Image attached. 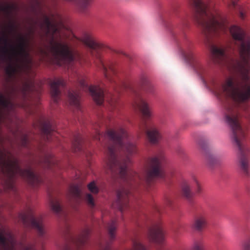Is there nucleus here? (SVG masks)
Returning a JSON list of instances; mask_svg holds the SVG:
<instances>
[{
  "instance_id": "f257e3e1",
  "label": "nucleus",
  "mask_w": 250,
  "mask_h": 250,
  "mask_svg": "<svg viewBox=\"0 0 250 250\" xmlns=\"http://www.w3.org/2000/svg\"><path fill=\"white\" fill-rule=\"evenodd\" d=\"M189 0L194 11V18L202 28L214 61L227 65L235 71L236 76L228 78L224 83L210 78L208 67L195 57L190 43L180 49L181 54L204 82L210 83L217 97L225 101L224 119L231 129L233 143L238 148L239 168L245 175L250 176V151L245 143L246 128L242 125V118L250 117L247 104L250 99V38L239 26H231L229 30L234 44L230 47V51L237 53L238 56H229L226 50L217 47L211 40L213 36L228 31L226 21L218 12H211L203 0Z\"/></svg>"
},
{
  "instance_id": "f03ea898",
  "label": "nucleus",
  "mask_w": 250,
  "mask_h": 250,
  "mask_svg": "<svg viewBox=\"0 0 250 250\" xmlns=\"http://www.w3.org/2000/svg\"><path fill=\"white\" fill-rule=\"evenodd\" d=\"M105 135L109 141L105 146L106 172L113 178H120L124 183L117 192V200L114 204L123 213L129 207L132 188L133 190L140 184L149 186L154 179L165 177L163 166L165 158L161 154L148 158L140 176L129 167V156L136 153L137 148L126 131L121 127L109 129Z\"/></svg>"
},
{
  "instance_id": "7ed1b4c3",
  "label": "nucleus",
  "mask_w": 250,
  "mask_h": 250,
  "mask_svg": "<svg viewBox=\"0 0 250 250\" xmlns=\"http://www.w3.org/2000/svg\"><path fill=\"white\" fill-rule=\"evenodd\" d=\"M35 89L34 82L28 80L20 86H11L6 92L7 96L0 93V122H11V116L17 106L24 108L28 106V102Z\"/></svg>"
},
{
  "instance_id": "20e7f679",
  "label": "nucleus",
  "mask_w": 250,
  "mask_h": 250,
  "mask_svg": "<svg viewBox=\"0 0 250 250\" xmlns=\"http://www.w3.org/2000/svg\"><path fill=\"white\" fill-rule=\"evenodd\" d=\"M51 16L52 19L43 15L40 26L46 35L51 36L52 40L51 51L57 63L61 65L63 63H70L72 62H77L81 64L85 63L87 59L84 55L73 50L67 43L54 42V35L59 32V30L54 15L52 14Z\"/></svg>"
},
{
  "instance_id": "39448f33",
  "label": "nucleus",
  "mask_w": 250,
  "mask_h": 250,
  "mask_svg": "<svg viewBox=\"0 0 250 250\" xmlns=\"http://www.w3.org/2000/svg\"><path fill=\"white\" fill-rule=\"evenodd\" d=\"M81 41L90 49L91 56L95 59L96 65L103 71L106 80L113 84L118 94L119 93L118 88L121 85L117 83V70L113 62L104 61L103 59L101 52L103 51L104 45L96 42L91 35L87 34L83 36Z\"/></svg>"
},
{
  "instance_id": "423d86ee",
  "label": "nucleus",
  "mask_w": 250,
  "mask_h": 250,
  "mask_svg": "<svg viewBox=\"0 0 250 250\" xmlns=\"http://www.w3.org/2000/svg\"><path fill=\"white\" fill-rule=\"evenodd\" d=\"M79 89L88 92L97 104L101 105L105 99L111 110L115 109L118 105V96L107 93L104 95V90L99 86L88 85L85 78L82 76H78ZM68 99L70 104L79 109L80 108V89L72 90L68 92Z\"/></svg>"
},
{
  "instance_id": "0eeeda50",
  "label": "nucleus",
  "mask_w": 250,
  "mask_h": 250,
  "mask_svg": "<svg viewBox=\"0 0 250 250\" xmlns=\"http://www.w3.org/2000/svg\"><path fill=\"white\" fill-rule=\"evenodd\" d=\"M0 165L3 172L11 179L17 176H21L34 187L37 186L42 182L41 177L34 173L31 168L22 169L16 160H6L1 158L0 160Z\"/></svg>"
},
{
  "instance_id": "6e6552de",
  "label": "nucleus",
  "mask_w": 250,
  "mask_h": 250,
  "mask_svg": "<svg viewBox=\"0 0 250 250\" xmlns=\"http://www.w3.org/2000/svg\"><path fill=\"white\" fill-rule=\"evenodd\" d=\"M134 106L138 108L143 115V120L139 125V129L142 132H146L147 138L152 144L157 143L161 138V134L159 131L155 128L151 127L148 129L149 125L146 120L151 116V112L147 103L143 99L141 96L136 94V97L134 100Z\"/></svg>"
},
{
  "instance_id": "1a4fd4ad",
  "label": "nucleus",
  "mask_w": 250,
  "mask_h": 250,
  "mask_svg": "<svg viewBox=\"0 0 250 250\" xmlns=\"http://www.w3.org/2000/svg\"><path fill=\"white\" fill-rule=\"evenodd\" d=\"M21 219L25 226H30L36 229L40 236H43L44 230L41 217H35L33 211L29 208L28 211L21 216Z\"/></svg>"
},
{
  "instance_id": "9d476101",
  "label": "nucleus",
  "mask_w": 250,
  "mask_h": 250,
  "mask_svg": "<svg viewBox=\"0 0 250 250\" xmlns=\"http://www.w3.org/2000/svg\"><path fill=\"white\" fill-rule=\"evenodd\" d=\"M16 241L12 235L9 238L4 236L3 232H0V250H16ZM20 250H36L35 245L31 243L27 244L20 243Z\"/></svg>"
},
{
  "instance_id": "9b49d317",
  "label": "nucleus",
  "mask_w": 250,
  "mask_h": 250,
  "mask_svg": "<svg viewBox=\"0 0 250 250\" xmlns=\"http://www.w3.org/2000/svg\"><path fill=\"white\" fill-rule=\"evenodd\" d=\"M148 237L150 241L158 245H162L165 238V234L161 225V222L158 221L154 223L148 231Z\"/></svg>"
},
{
  "instance_id": "f8f14e48",
  "label": "nucleus",
  "mask_w": 250,
  "mask_h": 250,
  "mask_svg": "<svg viewBox=\"0 0 250 250\" xmlns=\"http://www.w3.org/2000/svg\"><path fill=\"white\" fill-rule=\"evenodd\" d=\"M41 129L44 139L48 141H52L54 138H56L57 133L54 127L48 120H43L41 123Z\"/></svg>"
},
{
  "instance_id": "ddd939ff",
  "label": "nucleus",
  "mask_w": 250,
  "mask_h": 250,
  "mask_svg": "<svg viewBox=\"0 0 250 250\" xmlns=\"http://www.w3.org/2000/svg\"><path fill=\"white\" fill-rule=\"evenodd\" d=\"M50 92L52 98L54 102L57 103L60 100L61 91L60 87L65 85V82L62 78H56L50 82Z\"/></svg>"
},
{
  "instance_id": "4468645a",
  "label": "nucleus",
  "mask_w": 250,
  "mask_h": 250,
  "mask_svg": "<svg viewBox=\"0 0 250 250\" xmlns=\"http://www.w3.org/2000/svg\"><path fill=\"white\" fill-rule=\"evenodd\" d=\"M207 225V216L205 213L198 214L195 218L193 228L198 231H202Z\"/></svg>"
},
{
  "instance_id": "2eb2a0df",
  "label": "nucleus",
  "mask_w": 250,
  "mask_h": 250,
  "mask_svg": "<svg viewBox=\"0 0 250 250\" xmlns=\"http://www.w3.org/2000/svg\"><path fill=\"white\" fill-rule=\"evenodd\" d=\"M72 3L82 13L85 12L93 0H65Z\"/></svg>"
},
{
  "instance_id": "dca6fc26",
  "label": "nucleus",
  "mask_w": 250,
  "mask_h": 250,
  "mask_svg": "<svg viewBox=\"0 0 250 250\" xmlns=\"http://www.w3.org/2000/svg\"><path fill=\"white\" fill-rule=\"evenodd\" d=\"M182 194L189 202L191 203L193 193L191 191L190 185L187 181H184L182 185Z\"/></svg>"
},
{
  "instance_id": "f3484780",
  "label": "nucleus",
  "mask_w": 250,
  "mask_h": 250,
  "mask_svg": "<svg viewBox=\"0 0 250 250\" xmlns=\"http://www.w3.org/2000/svg\"><path fill=\"white\" fill-rule=\"evenodd\" d=\"M90 232L91 230L89 228H85L77 240V245L79 246L84 245L87 241Z\"/></svg>"
},
{
  "instance_id": "a211bd4d",
  "label": "nucleus",
  "mask_w": 250,
  "mask_h": 250,
  "mask_svg": "<svg viewBox=\"0 0 250 250\" xmlns=\"http://www.w3.org/2000/svg\"><path fill=\"white\" fill-rule=\"evenodd\" d=\"M83 139L82 136L78 134L74 136L72 144L75 151H79L82 150Z\"/></svg>"
},
{
  "instance_id": "6ab92c4d",
  "label": "nucleus",
  "mask_w": 250,
  "mask_h": 250,
  "mask_svg": "<svg viewBox=\"0 0 250 250\" xmlns=\"http://www.w3.org/2000/svg\"><path fill=\"white\" fill-rule=\"evenodd\" d=\"M117 226V224L116 220H111L107 225V229L110 241L113 240L115 237Z\"/></svg>"
},
{
  "instance_id": "aec40b11",
  "label": "nucleus",
  "mask_w": 250,
  "mask_h": 250,
  "mask_svg": "<svg viewBox=\"0 0 250 250\" xmlns=\"http://www.w3.org/2000/svg\"><path fill=\"white\" fill-rule=\"evenodd\" d=\"M50 206L52 209L57 214H61L62 212V208L60 203L57 200H55L52 197H50Z\"/></svg>"
},
{
  "instance_id": "412c9836",
  "label": "nucleus",
  "mask_w": 250,
  "mask_h": 250,
  "mask_svg": "<svg viewBox=\"0 0 250 250\" xmlns=\"http://www.w3.org/2000/svg\"><path fill=\"white\" fill-rule=\"evenodd\" d=\"M70 193L74 198L80 199L81 198V191L78 185H72L70 187Z\"/></svg>"
},
{
  "instance_id": "4be33fe9",
  "label": "nucleus",
  "mask_w": 250,
  "mask_h": 250,
  "mask_svg": "<svg viewBox=\"0 0 250 250\" xmlns=\"http://www.w3.org/2000/svg\"><path fill=\"white\" fill-rule=\"evenodd\" d=\"M131 250H146L144 245L136 239L132 240V248Z\"/></svg>"
},
{
  "instance_id": "5701e85b",
  "label": "nucleus",
  "mask_w": 250,
  "mask_h": 250,
  "mask_svg": "<svg viewBox=\"0 0 250 250\" xmlns=\"http://www.w3.org/2000/svg\"><path fill=\"white\" fill-rule=\"evenodd\" d=\"M142 84L146 86V90L148 92H152L153 91V86L147 80L146 77H143L141 78Z\"/></svg>"
},
{
  "instance_id": "b1692460",
  "label": "nucleus",
  "mask_w": 250,
  "mask_h": 250,
  "mask_svg": "<svg viewBox=\"0 0 250 250\" xmlns=\"http://www.w3.org/2000/svg\"><path fill=\"white\" fill-rule=\"evenodd\" d=\"M192 250H205V244L202 241H195L192 247Z\"/></svg>"
},
{
  "instance_id": "393cba45",
  "label": "nucleus",
  "mask_w": 250,
  "mask_h": 250,
  "mask_svg": "<svg viewBox=\"0 0 250 250\" xmlns=\"http://www.w3.org/2000/svg\"><path fill=\"white\" fill-rule=\"evenodd\" d=\"M87 187L89 190L91 192L94 194H97L98 193L99 188L96 185V184L94 182H91L90 184L88 185Z\"/></svg>"
},
{
  "instance_id": "a878e982",
  "label": "nucleus",
  "mask_w": 250,
  "mask_h": 250,
  "mask_svg": "<svg viewBox=\"0 0 250 250\" xmlns=\"http://www.w3.org/2000/svg\"><path fill=\"white\" fill-rule=\"evenodd\" d=\"M85 200L87 204L91 207H93L95 205L93 197L89 193L86 194L85 196Z\"/></svg>"
},
{
  "instance_id": "bb28decb",
  "label": "nucleus",
  "mask_w": 250,
  "mask_h": 250,
  "mask_svg": "<svg viewBox=\"0 0 250 250\" xmlns=\"http://www.w3.org/2000/svg\"><path fill=\"white\" fill-rule=\"evenodd\" d=\"M243 250H250V235L244 242L243 245Z\"/></svg>"
},
{
  "instance_id": "cd10ccee",
  "label": "nucleus",
  "mask_w": 250,
  "mask_h": 250,
  "mask_svg": "<svg viewBox=\"0 0 250 250\" xmlns=\"http://www.w3.org/2000/svg\"><path fill=\"white\" fill-rule=\"evenodd\" d=\"M216 162V159L212 156H209L207 158V163L210 167L213 166Z\"/></svg>"
},
{
  "instance_id": "c85d7f7f",
  "label": "nucleus",
  "mask_w": 250,
  "mask_h": 250,
  "mask_svg": "<svg viewBox=\"0 0 250 250\" xmlns=\"http://www.w3.org/2000/svg\"><path fill=\"white\" fill-rule=\"evenodd\" d=\"M194 180L195 181V183L196 185V192L197 193V194H199L201 192V191H202V189H201V188L198 183V182L197 181V180L195 179V178H194Z\"/></svg>"
},
{
  "instance_id": "c756f323",
  "label": "nucleus",
  "mask_w": 250,
  "mask_h": 250,
  "mask_svg": "<svg viewBox=\"0 0 250 250\" xmlns=\"http://www.w3.org/2000/svg\"><path fill=\"white\" fill-rule=\"evenodd\" d=\"M28 143V137L26 135H24L23 137V138L22 140V142H21L22 146H23L24 147H26L27 146Z\"/></svg>"
},
{
  "instance_id": "7c9ffc66",
  "label": "nucleus",
  "mask_w": 250,
  "mask_h": 250,
  "mask_svg": "<svg viewBox=\"0 0 250 250\" xmlns=\"http://www.w3.org/2000/svg\"><path fill=\"white\" fill-rule=\"evenodd\" d=\"M172 203V200L170 197H166L165 199V204L167 207L171 206Z\"/></svg>"
},
{
  "instance_id": "2f4dec72",
  "label": "nucleus",
  "mask_w": 250,
  "mask_h": 250,
  "mask_svg": "<svg viewBox=\"0 0 250 250\" xmlns=\"http://www.w3.org/2000/svg\"><path fill=\"white\" fill-rule=\"evenodd\" d=\"M45 161H46V162L47 163V164L49 166H50L53 163L54 160H53V158L52 155H49V156H48L47 157Z\"/></svg>"
},
{
  "instance_id": "473e14b6",
  "label": "nucleus",
  "mask_w": 250,
  "mask_h": 250,
  "mask_svg": "<svg viewBox=\"0 0 250 250\" xmlns=\"http://www.w3.org/2000/svg\"><path fill=\"white\" fill-rule=\"evenodd\" d=\"M95 131H96V134L94 136V138L96 140H100V136L101 135V132L100 131L98 130L97 128L95 127Z\"/></svg>"
},
{
  "instance_id": "72a5a7b5",
  "label": "nucleus",
  "mask_w": 250,
  "mask_h": 250,
  "mask_svg": "<svg viewBox=\"0 0 250 250\" xmlns=\"http://www.w3.org/2000/svg\"><path fill=\"white\" fill-rule=\"evenodd\" d=\"M237 6V2L235 0H230L229 6L231 8H235Z\"/></svg>"
},
{
  "instance_id": "f704fd0d",
  "label": "nucleus",
  "mask_w": 250,
  "mask_h": 250,
  "mask_svg": "<svg viewBox=\"0 0 250 250\" xmlns=\"http://www.w3.org/2000/svg\"><path fill=\"white\" fill-rule=\"evenodd\" d=\"M0 10L8 12L9 11V8L8 7L0 6Z\"/></svg>"
},
{
  "instance_id": "c9c22d12",
  "label": "nucleus",
  "mask_w": 250,
  "mask_h": 250,
  "mask_svg": "<svg viewBox=\"0 0 250 250\" xmlns=\"http://www.w3.org/2000/svg\"><path fill=\"white\" fill-rule=\"evenodd\" d=\"M10 31H14L15 30V26L13 24H11L9 26Z\"/></svg>"
},
{
  "instance_id": "e433bc0d",
  "label": "nucleus",
  "mask_w": 250,
  "mask_h": 250,
  "mask_svg": "<svg viewBox=\"0 0 250 250\" xmlns=\"http://www.w3.org/2000/svg\"><path fill=\"white\" fill-rule=\"evenodd\" d=\"M61 250H71V249L68 245H66Z\"/></svg>"
},
{
  "instance_id": "4c0bfd02",
  "label": "nucleus",
  "mask_w": 250,
  "mask_h": 250,
  "mask_svg": "<svg viewBox=\"0 0 250 250\" xmlns=\"http://www.w3.org/2000/svg\"><path fill=\"white\" fill-rule=\"evenodd\" d=\"M239 16L242 19H244L245 18V15L241 11L239 12Z\"/></svg>"
},
{
  "instance_id": "58836bf2",
  "label": "nucleus",
  "mask_w": 250,
  "mask_h": 250,
  "mask_svg": "<svg viewBox=\"0 0 250 250\" xmlns=\"http://www.w3.org/2000/svg\"><path fill=\"white\" fill-rule=\"evenodd\" d=\"M104 250H113L109 246L106 247Z\"/></svg>"
},
{
  "instance_id": "ea45409f",
  "label": "nucleus",
  "mask_w": 250,
  "mask_h": 250,
  "mask_svg": "<svg viewBox=\"0 0 250 250\" xmlns=\"http://www.w3.org/2000/svg\"><path fill=\"white\" fill-rule=\"evenodd\" d=\"M57 17H58V20L60 21V23H62V20H61V18L60 16L57 15Z\"/></svg>"
},
{
  "instance_id": "a19ab883",
  "label": "nucleus",
  "mask_w": 250,
  "mask_h": 250,
  "mask_svg": "<svg viewBox=\"0 0 250 250\" xmlns=\"http://www.w3.org/2000/svg\"><path fill=\"white\" fill-rule=\"evenodd\" d=\"M156 210L158 212H160L161 211V208H158V207H157L156 208Z\"/></svg>"
},
{
  "instance_id": "79ce46f5",
  "label": "nucleus",
  "mask_w": 250,
  "mask_h": 250,
  "mask_svg": "<svg viewBox=\"0 0 250 250\" xmlns=\"http://www.w3.org/2000/svg\"><path fill=\"white\" fill-rule=\"evenodd\" d=\"M122 84V86L125 88H126L127 87V85L125 84Z\"/></svg>"
},
{
  "instance_id": "37998d69",
  "label": "nucleus",
  "mask_w": 250,
  "mask_h": 250,
  "mask_svg": "<svg viewBox=\"0 0 250 250\" xmlns=\"http://www.w3.org/2000/svg\"><path fill=\"white\" fill-rule=\"evenodd\" d=\"M30 33L33 34L34 33V31L33 30H31Z\"/></svg>"
},
{
  "instance_id": "c03bdc74",
  "label": "nucleus",
  "mask_w": 250,
  "mask_h": 250,
  "mask_svg": "<svg viewBox=\"0 0 250 250\" xmlns=\"http://www.w3.org/2000/svg\"><path fill=\"white\" fill-rule=\"evenodd\" d=\"M41 51H42V53H45L44 51L42 49H41Z\"/></svg>"
}]
</instances>
